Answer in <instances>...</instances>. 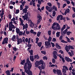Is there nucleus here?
<instances>
[{
	"label": "nucleus",
	"mask_w": 75,
	"mask_h": 75,
	"mask_svg": "<svg viewBox=\"0 0 75 75\" xmlns=\"http://www.w3.org/2000/svg\"><path fill=\"white\" fill-rule=\"evenodd\" d=\"M52 28L54 30H59L60 29V25L59 23L54 22L52 24Z\"/></svg>",
	"instance_id": "obj_1"
},
{
	"label": "nucleus",
	"mask_w": 75,
	"mask_h": 75,
	"mask_svg": "<svg viewBox=\"0 0 75 75\" xmlns=\"http://www.w3.org/2000/svg\"><path fill=\"white\" fill-rule=\"evenodd\" d=\"M52 38L51 36H50L48 40V41H45V45L46 46V48H48L51 47V45L50 42L51 41Z\"/></svg>",
	"instance_id": "obj_2"
},
{
	"label": "nucleus",
	"mask_w": 75,
	"mask_h": 75,
	"mask_svg": "<svg viewBox=\"0 0 75 75\" xmlns=\"http://www.w3.org/2000/svg\"><path fill=\"white\" fill-rule=\"evenodd\" d=\"M32 67H24L25 72L28 75H33V72L30 70Z\"/></svg>",
	"instance_id": "obj_3"
},
{
	"label": "nucleus",
	"mask_w": 75,
	"mask_h": 75,
	"mask_svg": "<svg viewBox=\"0 0 75 75\" xmlns=\"http://www.w3.org/2000/svg\"><path fill=\"white\" fill-rule=\"evenodd\" d=\"M32 64L31 63V62L29 60V58H28L27 59H26V62L24 64V67H32Z\"/></svg>",
	"instance_id": "obj_4"
},
{
	"label": "nucleus",
	"mask_w": 75,
	"mask_h": 75,
	"mask_svg": "<svg viewBox=\"0 0 75 75\" xmlns=\"http://www.w3.org/2000/svg\"><path fill=\"white\" fill-rule=\"evenodd\" d=\"M63 68L62 69V73H63V75H67L66 74L67 71L69 70V68L67 66H63Z\"/></svg>",
	"instance_id": "obj_5"
},
{
	"label": "nucleus",
	"mask_w": 75,
	"mask_h": 75,
	"mask_svg": "<svg viewBox=\"0 0 75 75\" xmlns=\"http://www.w3.org/2000/svg\"><path fill=\"white\" fill-rule=\"evenodd\" d=\"M9 30L10 31H11L12 30L13 28H15V25L13 24V22L12 21L10 22L9 23Z\"/></svg>",
	"instance_id": "obj_6"
},
{
	"label": "nucleus",
	"mask_w": 75,
	"mask_h": 75,
	"mask_svg": "<svg viewBox=\"0 0 75 75\" xmlns=\"http://www.w3.org/2000/svg\"><path fill=\"white\" fill-rule=\"evenodd\" d=\"M71 49L72 50H73L74 48L71 45H69L68 46L67 45L65 47V50L67 51V52H69V50Z\"/></svg>",
	"instance_id": "obj_7"
},
{
	"label": "nucleus",
	"mask_w": 75,
	"mask_h": 75,
	"mask_svg": "<svg viewBox=\"0 0 75 75\" xmlns=\"http://www.w3.org/2000/svg\"><path fill=\"white\" fill-rule=\"evenodd\" d=\"M16 39H17V45H20V44H21L23 42V40L21 38H19L18 36H16Z\"/></svg>",
	"instance_id": "obj_8"
},
{
	"label": "nucleus",
	"mask_w": 75,
	"mask_h": 75,
	"mask_svg": "<svg viewBox=\"0 0 75 75\" xmlns=\"http://www.w3.org/2000/svg\"><path fill=\"white\" fill-rule=\"evenodd\" d=\"M37 18L39 19L38 20V25L40 23V21L42 20V17L40 15V14H39L38 15V16H37Z\"/></svg>",
	"instance_id": "obj_9"
},
{
	"label": "nucleus",
	"mask_w": 75,
	"mask_h": 75,
	"mask_svg": "<svg viewBox=\"0 0 75 75\" xmlns=\"http://www.w3.org/2000/svg\"><path fill=\"white\" fill-rule=\"evenodd\" d=\"M8 38H6L4 39L3 42H2V45L5 44H7L8 43Z\"/></svg>",
	"instance_id": "obj_10"
},
{
	"label": "nucleus",
	"mask_w": 75,
	"mask_h": 75,
	"mask_svg": "<svg viewBox=\"0 0 75 75\" xmlns=\"http://www.w3.org/2000/svg\"><path fill=\"white\" fill-rule=\"evenodd\" d=\"M22 17L23 18L24 20L25 21V20H27V19L28 18V13H27L26 14H25L24 16H23Z\"/></svg>",
	"instance_id": "obj_11"
},
{
	"label": "nucleus",
	"mask_w": 75,
	"mask_h": 75,
	"mask_svg": "<svg viewBox=\"0 0 75 75\" xmlns=\"http://www.w3.org/2000/svg\"><path fill=\"white\" fill-rule=\"evenodd\" d=\"M65 59L67 62H72V59H70L69 57H65Z\"/></svg>",
	"instance_id": "obj_12"
},
{
	"label": "nucleus",
	"mask_w": 75,
	"mask_h": 75,
	"mask_svg": "<svg viewBox=\"0 0 75 75\" xmlns=\"http://www.w3.org/2000/svg\"><path fill=\"white\" fill-rule=\"evenodd\" d=\"M57 74L58 75H62V73L60 70H57Z\"/></svg>",
	"instance_id": "obj_13"
},
{
	"label": "nucleus",
	"mask_w": 75,
	"mask_h": 75,
	"mask_svg": "<svg viewBox=\"0 0 75 75\" xmlns=\"http://www.w3.org/2000/svg\"><path fill=\"white\" fill-rule=\"evenodd\" d=\"M70 12V10L69 8H67L66 10H65V13H64V15L65 16L66 15V14L68 13H69V12Z\"/></svg>",
	"instance_id": "obj_14"
},
{
	"label": "nucleus",
	"mask_w": 75,
	"mask_h": 75,
	"mask_svg": "<svg viewBox=\"0 0 75 75\" xmlns=\"http://www.w3.org/2000/svg\"><path fill=\"white\" fill-rule=\"evenodd\" d=\"M35 64L36 67H38L39 65H40V64L38 61H36V62L35 63Z\"/></svg>",
	"instance_id": "obj_15"
},
{
	"label": "nucleus",
	"mask_w": 75,
	"mask_h": 75,
	"mask_svg": "<svg viewBox=\"0 0 75 75\" xmlns=\"http://www.w3.org/2000/svg\"><path fill=\"white\" fill-rule=\"evenodd\" d=\"M25 62V59L21 60V62L20 64L21 65H24V64Z\"/></svg>",
	"instance_id": "obj_16"
},
{
	"label": "nucleus",
	"mask_w": 75,
	"mask_h": 75,
	"mask_svg": "<svg viewBox=\"0 0 75 75\" xmlns=\"http://www.w3.org/2000/svg\"><path fill=\"white\" fill-rule=\"evenodd\" d=\"M37 7H38V11H40V12H42V11L41 10V9L40 7V4H37Z\"/></svg>",
	"instance_id": "obj_17"
},
{
	"label": "nucleus",
	"mask_w": 75,
	"mask_h": 75,
	"mask_svg": "<svg viewBox=\"0 0 75 75\" xmlns=\"http://www.w3.org/2000/svg\"><path fill=\"white\" fill-rule=\"evenodd\" d=\"M30 59L32 62H34V58H33V56H30Z\"/></svg>",
	"instance_id": "obj_18"
},
{
	"label": "nucleus",
	"mask_w": 75,
	"mask_h": 75,
	"mask_svg": "<svg viewBox=\"0 0 75 75\" xmlns=\"http://www.w3.org/2000/svg\"><path fill=\"white\" fill-rule=\"evenodd\" d=\"M29 52L30 53L31 55H33V50H30H30H29Z\"/></svg>",
	"instance_id": "obj_19"
},
{
	"label": "nucleus",
	"mask_w": 75,
	"mask_h": 75,
	"mask_svg": "<svg viewBox=\"0 0 75 75\" xmlns=\"http://www.w3.org/2000/svg\"><path fill=\"white\" fill-rule=\"evenodd\" d=\"M39 62L40 64L44 65V62L43 60H40V61H38Z\"/></svg>",
	"instance_id": "obj_20"
},
{
	"label": "nucleus",
	"mask_w": 75,
	"mask_h": 75,
	"mask_svg": "<svg viewBox=\"0 0 75 75\" xmlns=\"http://www.w3.org/2000/svg\"><path fill=\"white\" fill-rule=\"evenodd\" d=\"M16 39V37L15 35H14L13 36V37H12L11 40H12L13 41H15V40Z\"/></svg>",
	"instance_id": "obj_21"
},
{
	"label": "nucleus",
	"mask_w": 75,
	"mask_h": 75,
	"mask_svg": "<svg viewBox=\"0 0 75 75\" xmlns=\"http://www.w3.org/2000/svg\"><path fill=\"white\" fill-rule=\"evenodd\" d=\"M22 11H23V13L26 14L27 12V9L25 8L23 9Z\"/></svg>",
	"instance_id": "obj_22"
},
{
	"label": "nucleus",
	"mask_w": 75,
	"mask_h": 75,
	"mask_svg": "<svg viewBox=\"0 0 75 75\" xmlns=\"http://www.w3.org/2000/svg\"><path fill=\"white\" fill-rule=\"evenodd\" d=\"M6 73L7 75H11L9 70H7L6 71Z\"/></svg>",
	"instance_id": "obj_23"
},
{
	"label": "nucleus",
	"mask_w": 75,
	"mask_h": 75,
	"mask_svg": "<svg viewBox=\"0 0 75 75\" xmlns=\"http://www.w3.org/2000/svg\"><path fill=\"white\" fill-rule=\"evenodd\" d=\"M34 59H38L40 58V56H39L38 55H35L34 57Z\"/></svg>",
	"instance_id": "obj_24"
},
{
	"label": "nucleus",
	"mask_w": 75,
	"mask_h": 75,
	"mask_svg": "<svg viewBox=\"0 0 75 75\" xmlns=\"http://www.w3.org/2000/svg\"><path fill=\"white\" fill-rule=\"evenodd\" d=\"M56 46L57 48H58V49H60L61 48L60 46H59V45L58 43L56 44Z\"/></svg>",
	"instance_id": "obj_25"
},
{
	"label": "nucleus",
	"mask_w": 75,
	"mask_h": 75,
	"mask_svg": "<svg viewBox=\"0 0 75 75\" xmlns=\"http://www.w3.org/2000/svg\"><path fill=\"white\" fill-rule=\"evenodd\" d=\"M52 9L55 10V11H57V7L55 6H52Z\"/></svg>",
	"instance_id": "obj_26"
},
{
	"label": "nucleus",
	"mask_w": 75,
	"mask_h": 75,
	"mask_svg": "<svg viewBox=\"0 0 75 75\" xmlns=\"http://www.w3.org/2000/svg\"><path fill=\"white\" fill-rule=\"evenodd\" d=\"M66 38H67V42L70 43L71 42V41H70L69 38L67 37V36H66Z\"/></svg>",
	"instance_id": "obj_27"
},
{
	"label": "nucleus",
	"mask_w": 75,
	"mask_h": 75,
	"mask_svg": "<svg viewBox=\"0 0 75 75\" xmlns=\"http://www.w3.org/2000/svg\"><path fill=\"white\" fill-rule=\"evenodd\" d=\"M16 32L17 33V34H19L20 31V30L19 29H18V28H16Z\"/></svg>",
	"instance_id": "obj_28"
},
{
	"label": "nucleus",
	"mask_w": 75,
	"mask_h": 75,
	"mask_svg": "<svg viewBox=\"0 0 75 75\" xmlns=\"http://www.w3.org/2000/svg\"><path fill=\"white\" fill-rule=\"evenodd\" d=\"M46 9L47 10H48L49 9H52V7H49L48 6H47L46 7Z\"/></svg>",
	"instance_id": "obj_29"
},
{
	"label": "nucleus",
	"mask_w": 75,
	"mask_h": 75,
	"mask_svg": "<svg viewBox=\"0 0 75 75\" xmlns=\"http://www.w3.org/2000/svg\"><path fill=\"white\" fill-rule=\"evenodd\" d=\"M41 32H40V31L38 32V33H37V36H38V37H40V36L41 34Z\"/></svg>",
	"instance_id": "obj_30"
},
{
	"label": "nucleus",
	"mask_w": 75,
	"mask_h": 75,
	"mask_svg": "<svg viewBox=\"0 0 75 75\" xmlns=\"http://www.w3.org/2000/svg\"><path fill=\"white\" fill-rule=\"evenodd\" d=\"M18 48H17L16 47H13V50L15 52H16L17 50H18Z\"/></svg>",
	"instance_id": "obj_31"
},
{
	"label": "nucleus",
	"mask_w": 75,
	"mask_h": 75,
	"mask_svg": "<svg viewBox=\"0 0 75 75\" xmlns=\"http://www.w3.org/2000/svg\"><path fill=\"white\" fill-rule=\"evenodd\" d=\"M1 11H2V13L1 14V15H4V8H2V10H1Z\"/></svg>",
	"instance_id": "obj_32"
},
{
	"label": "nucleus",
	"mask_w": 75,
	"mask_h": 75,
	"mask_svg": "<svg viewBox=\"0 0 75 75\" xmlns=\"http://www.w3.org/2000/svg\"><path fill=\"white\" fill-rule=\"evenodd\" d=\"M42 44V43L41 42H38V45L39 47H41V45Z\"/></svg>",
	"instance_id": "obj_33"
},
{
	"label": "nucleus",
	"mask_w": 75,
	"mask_h": 75,
	"mask_svg": "<svg viewBox=\"0 0 75 75\" xmlns=\"http://www.w3.org/2000/svg\"><path fill=\"white\" fill-rule=\"evenodd\" d=\"M72 33V32L67 31V34L68 35H70V34Z\"/></svg>",
	"instance_id": "obj_34"
},
{
	"label": "nucleus",
	"mask_w": 75,
	"mask_h": 75,
	"mask_svg": "<svg viewBox=\"0 0 75 75\" xmlns=\"http://www.w3.org/2000/svg\"><path fill=\"white\" fill-rule=\"evenodd\" d=\"M28 45H30V40H31V38H29V39H28Z\"/></svg>",
	"instance_id": "obj_35"
},
{
	"label": "nucleus",
	"mask_w": 75,
	"mask_h": 75,
	"mask_svg": "<svg viewBox=\"0 0 75 75\" xmlns=\"http://www.w3.org/2000/svg\"><path fill=\"white\" fill-rule=\"evenodd\" d=\"M68 30L67 29H66L65 30H64L63 32V34H64V35H65L66 33H67V31Z\"/></svg>",
	"instance_id": "obj_36"
},
{
	"label": "nucleus",
	"mask_w": 75,
	"mask_h": 75,
	"mask_svg": "<svg viewBox=\"0 0 75 75\" xmlns=\"http://www.w3.org/2000/svg\"><path fill=\"white\" fill-rule=\"evenodd\" d=\"M60 33V32H57L56 33V36L57 37H59L60 36V34H59Z\"/></svg>",
	"instance_id": "obj_37"
},
{
	"label": "nucleus",
	"mask_w": 75,
	"mask_h": 75,
	"mask_svg": "<svg viewBox=\"0 0 75 75\" xmlns=\"http://www.w3.org/2000/svg\"><path fill=\"white\" fill-rule=\"evenodd\" d=\"M53 71L54 74H56V72L57 73V70L54 69H53Z\"/></svg>",
	"instance_id": "obj_38"
},
{
	"label": "nucleus",
	"mask_w": 75,
	"mask_h": 75,
	"mask_svg": "<svg viewBox=\"0 0 75 75\" xmlns=\"http://www.w3.org/2000/svg\"><path fill=\"white\" fill-rule=\"evenodd\" d=\"M43 58L44 60H47L48 59L47 57L46 56H44L43 57Z\"/></svg>",
	"instance_id": "obj_39"
},
{
	"label": "nucleus",
	"mask_w": 75,
	"mask_h": 75,
	"mask_svg": "<svg viewBox=\"0 0 75 75\" xmlns=\"http://www.w3.org/2000/svg\"><path fill=\"white\" fill-rule=\"evenodd\" d=\"M48 34L49 35L51 36V30H50L48 31Z\"/></svg>",
	"instance_id": "obj_40"
},
{
	"label": "nucleus",
	"mask_w": 75,
	"mask_h": 75,
	"mask_svg": "<svg viewBox=\"0 0 75 75\" xmlns=\"http://www.w3.org/2000/svg\"><path fill=\"white\" fill-rule=\"evenodd\" d=\"M60 15H58V16L57 17V21H59L60 18Z\"/></svg>",
	"instance_id": "obj_41"
},
{
	"label": "nucleus",
	"mask_w": 75,
	"mask_h": 75,
	"mask_svg": "<svg viewBox=\"0 0 75 75\" xmlns=\"http://www.w3.org/2000/svg\"><path fill=\"white\" fill-rule=\"evenodd\" d=\"M53 58L55 59H57V57L55 54H53Z\"/></svg>",
	"instance_id": "obj_42"
},
{
	"label": "nucleus",
	"mask_w": 75,
	"mask_h": 75,
	"mask_svg": "<svg viewBox=\"0 0 75 75\" xmlns=\"http://www.w3.org/2000/svg\"><path fill=\"white\" fill-rule=\"evenodd\" d=\"M20 12L19 9H17L16 11V14H18Z\"/></svg>",
	"instance_id": "obj_43"
},
{
	"label": "nucleus",
	"mask_w": 75,
	"mask_h": 75,
	"mask_svg": "<svg viewBox=\"0 0 75 75\" xmlns=\"http://www.w3.org/2000/svg\"><path fill=\"white\" fill-rule=\"evenodd\" d=\"M41 52L44 55H45L46 54V52L45 51H42Z\"/></svg>",
	"instance_id": "obj_44"
},
{
	"label": "nucleus",
	"mask_w": 75,
	"mask_h": 75,
	"mask_svg": "<svg viewBox=\"0 0 75 75\" xmlns=\"http://www.w3.org/2000/svg\"><path fill=\"white\" fill-rule=\"evenodd\" d=\"M47 5L49 6L50 7H51L52 6V4H51L50 3H48L47 4Z\"/></svg>",
	"instance_id": "obj_45"
},
{
	"label": "nucleus",
	"mask_w": 75,
	"mask_h": 75,
	"mask_svg": "<svg viewBox=\"0 0 75 75\" xmlns=\"http://www.w3.org/2000/svg\"><path fill=\"white\" fill-rule=\"evenodd\" d=\"M59 52L61 53V54H63V52L62 50H60L59 51Z\"/></svg>",
	"instance_id": "obj_46"
},
{
	"label": "nucleus",
	"mask_w": 75,
	"mask_h": 75,
	"mask_svg": "<svg viewBox=\"0 0 75 75\" xmlns=\"http://www.w3.org/2000/svg\"><path fill=\"white\" fill-rule=\"evenodd\" d=\"M41 2H42V1H41L38 0V4H39V5H41Z\"/></svg>",
	"instance_id": "obj_47"
},
{
	"label": "nucleus",
	"mask_w": 75,
	"mask_h": 75,
	"mask_svg": "<svg viewBox=\"0 0 75 75\" xmlns=\"http://www.w3.org/2000/svg\"><path fill=\"white\" fill-rule=\"evenodd\" d=\"M60 20L62 21L63 20V16L62 15H60Z\"/></svg>",
	"instance_id": "obj_48"
},
{
	"label": "nucleus",
	"mask_w": 75,
	"mask_h": 75,
	"mask_svg": "<svg viewBox=\"0 0 75 75\" xmlns=\"http://www.w3.org/2000/svg\"><path fill=\"white\" fill-rule=\"evenodd\" d=\"M52 62L53 63V64H54L55 62V60L54 58L52 59Z\"/></svg>",
	"instance_id": "obj_49"
},
{
	"label": "nucleus",
	"mask_w": 75,
	"mask_h": 75,
	"mask_svg": "<svg viewBox=\"0 0 75 75\" xmlns=\"http://www.w3.org/2000/svg\"><path fill=\"white\" fill-rule=\"evenodd\" d=\"M8 17H9V19H11V18H12V15L11 14H9L8 15Z\"/></svg>",
	"instance_id": "obj_50"
},
{
	"label": "nucleus",
	"mask_w": 75,
	"mask_h": 75,
	"mask_svg": "<svg viewBox=\"0 0 75 75\" xmlns=\"http://www.w3.org/2000/svg\"><path fill=\"white\" fill-rule=\"evenodd\" d=\"M67 6V4H64L63 5V7H62V8H64L65 7Z\"/></svg>",
	"instance_id": "obj_51"
},
{
	"label": "nucleus",
	"mask_w": 75,
	"mask_h": 75,
	"mask_svg": "<svg viewBox=\"0 0 75 75\" xmlns=\"http://www.w3.org/2000/svg\"><path fill=\"white\" fill-rule=\"evenodd\" d=\"M16 20V19L15 17H14H14H13V18H12V19H11V21H15Z\"/></svg>",
	"instance_id": "obj_52"
},
{
	"label": "nucleus",
	"mask_w": 75,
	"mask_h": 75,
	"mask_svg": "<svg viewBox=\"0 0 75 75\" xmlns=\"http://www.w3.org/2000/svg\"><path fill=\"white\" fill-rule=\"evenodd\" d=\"M66 1L67 2V4H69L70 3V1H69L67 0V1Z\"/></svg>",
	"instance_id": "obj_53"
},
{
	"label": "nucleus",
	"mask_w": 75,
	"mask_h": 75,
	"mask_svg": "<svg viewBox=\"0 0 75 75\" xmlns=\"http://www.w3.org/2000/svg\"><path fill=\"white\" fill-rule=\"evenodd\" d=\"M68 53L69 54L70 56L72 57V54H71V52H68Z\"/></svg>",
	"instance_id": "obj_54"
},
{
	"label": "nucleus",
	"mask_w": 75,
	"mask_h": 75,
	"mask_svg": "<svg viewBox=\"0 0 75 75\" xmlns=\"http://www.w3.org/2000/svg\"><path fill=\"white\" fill-rule=\"evenodd\" d=\"M20 10H22L23 9V6L22 5H20Z\"/></svg>",
	"instance_id": "obj_55"
},
{
	"label": "nucleus",
	"mask_w": 75,
	"mask_h": 75,
	"mask_svg": "<svg viewBox=\"0 0 75 75\" xmlns=\"http://www.w3.org/2000/svg\"><path fill=\"white\" fill-rule=\"evenodd\" d=\"M8 47H9V48H11V47H12V45L11 44H9L8 45Z\"/></svg>",
	"instance_id": "obj_56"
},
{
	"label": "nucleus",
	"mask_w": 75,
	"mask_h": 75,
	"mask_svg": "<svg viewBox=\"0 0 75 75\" xmlns=\"http://www.w3.org/2000/svg\"><path fill=\"white\" fill-rule=\"evenodd\" d=\"M63 39V36L61 35L59 37V40H61Z\"/></svg>",
	"instance_id": "obj_57"
},
{
	"label": "nucleus",
	"mask_w": 75,
	"mask_h": 75,
	"mask_svg": "<svg viewBox=\"0 0 75 75\" xmlns=\"http://www.w3.org/2000/svg\"><path fill=\"white\" fill-rule=\"evenodd\" d=\"M41 68H42V69H45V67H44L43 65H41Z\"/></svg>",
	"instance_id": "obj_58"
},
{
	"label": "nucleus",
	"mask_w": 75,
	"mask_h": 75,
	"mask_svg": "<svg viewBox=\"0 0 75 75\" xmlns=\"http://www.w3.org/2000/svg\"><path fill=\"white\" fill-rule=\"evenodd\" d=\"M31 46H32V44L30 45V47H29L28 48V49L29 50H30L31 48Z\"/></svg>",
	"instance_id": "obj_59"
},
{
	"label": "nucleus",
	"mask_w": 75,
	"mask_h": 75,
	"mask_svg": "<svg viewBox=\"0 0 75 75\" xmlns=\"http://www.w3.org/2000/svg\"><path fill=\"white\" fill-rule=\"evenodd\" d=\"M51 44L52 45V46L53 47H54L55 46V45H54V43L51 42Z\"/></svg>",
	"instance_id": "obj_60"
},
{
	"label": "nucleus",
	"mask_w": 75,
	"mask_h": 75,
	"mask_svg": "<svg viewBox=\"0 0 75 75\" xmlns=\"http://www.w3.org/2000/svg\"><path fill=\"white\" fill-rule=\"evenodd\" d=\"M18 35L20 36L22 35H23V32H21L20 33H19Z\"/></svg>",
	"instance_id": "obj_61"
},
{
	"label": "nucleus",
	"mask_w": 75,
	"mask_h": 75,
	"mask_svg": "<svg viewBox=\"0 0 75 75\" xmlns=\"http://www.w3.org/2000/svg\"><path fill=\"white\" fill-rule=\"evenodd\" d=\"M43 38L46 40H47L48 39L46 37V36H45L44 35L43 36Z\"/></svg>",
	"instance_id": "obj_62"
},
{
	"label": "nucleus",
	"mask_w": 75,
	"mask_h": 75,
	"mask_svg": "<svg viewBox=\"0 0 75 75\" xmlns=\"http://www.w3.org/2000/svg\"><path fill=\"white\" fill-rule=\"evenodd\" d=\"M29 40L28 39V38H26L25 39V42H28V41Z\"/></svg>",
	"instance_id": "obj_63"
},
{
	"label": "nucleus",
	"mask_w": 75,
	"mask_h": 75,
	"mask_svg": "<svg viewBox=\"0 0 75 75\" xmlns=\"http://www.w3.org/2000/svg\"><path fill=\"white\" fill-rule=\"evenodd\" d=\"M71 3L72 4L73 6H75L74 4L73 1H72L71 2Z\"/></svg>",
	"instance_id": "obj_64"
}]
</instances>
